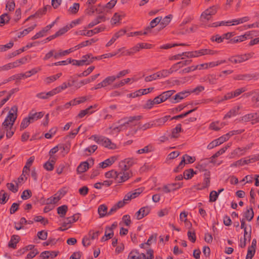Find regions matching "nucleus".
Instances as JSON below:
<instances>
[{
	"label": "nucleus",
	"mask_w": 259,
	"mask_h": 259,
	"mask_svg": "<svg viewBox=\"0 0 259 259\" xmlns=\"http://www.w3.org/2000/svg\"><path fill=\"white\" fill-rule=\"evenodd\" d=\"M142 118V116L141 115L124 117L118 121V123L120 125L114 127L113 130L119 132L123 129L124 126H126L127 125H136V122L140 120Z\"/></svg>",
	"instance_id": "nucleus-1"
},
{
	"label": "nucleus",
	"mask_w": 259,
	"mask_h": 259,
	"mask_svg": "<svg viewBox=\"0 0 259 259\" xmlns=\"http://www.w3.org/2000/svg\"><path fill=\"white\" fill-rule=\"evenodd\" d=\"M68 210V207L66 205L60 206L57 208V212L61 217H64Z\"/></svg>",
	"instance_id": "nucleus-45"
},
{
	"label": "nucleus",
	"mask_w": 259,
	"mask_h": 259,
	"mask_svg": "<svg viewBox=\"0 0 259 259\" xmlns=\"http://www.w3.org/2000/svg\"><path fill=\"white\" fill-rule=\"evenodd\" d=\"M36 26V24H34L33 25H32L26 29H25L22 31L18 33V37L20 38L21 37H23V36H25L28 33H29L30 32L32 31L35 28V27Z\"/></svg>",
	"instance_id": "nucleus-40"
},
{
	"label": "nucleus",
	"mask_w": 259,
	"mask_h": 259,
	"mask_svg": "<svg viewBox=\"0 0 259 259\" xmlns=\"http://www.w3.org/2000/svg\"><path fill=\"white\" fill-rule=\"evenodd\" d=\"M244 217L245 219L249 222H250L254 217V212L252 207H250L249 209H247L244 213Z\"/></svg>",
	"instance_id": "nucleus-34"
},
{
	"label": "nucleus",
	"mask_w": 259,
	"mask_h": 259,
	"mask_svg": "<svg viewBox=\"0 0 259 259\" xmlns=\"http://www.w3.org/2000/svg\"><path fill=\"white\" fill-rule=\"evenodd\" d=\"M20 239V237L17 235H13L11 237V240L9 242L8 246L14 249L16 248L17 243Z\"/></svg>",
	"instance_id": "nucleus-24"
},
{
	"label": "nucleus",
	"mask_w": 259,
	"mask_h": 259,
	"mask_svg": "<svg viewBox=\"0 0 259 259\" xmlns=\"http://www.w3.org/2000/svg\"><path fill=\"white\" fill-rule=\"evenodd\" d=\"M18 107L16 105L13 106L9 111L6 119L10 121L15 122L17 117Z\"/></svg>",
	"instance_id": "nucleus-10"
},
{
	"label": "nucleus",
	"mask_w": 259,
	"mask_h": 259,
	"mask_svg": "<svg viewBox=\"0 0 259 259\" xmlns=\"http://www.w3.org/2000/svg\"><path fill=\"white\" fill-rule=\"evenodd\" d=\"M159 78L157 72L155 73L152 75L147 76L145 78V81L146 82H150Z\"/></svg>",
	"instance_id": "nucleus-60"
},
{
	"label": "nucleus",
	"mask_w": 259,
	"mask_h": 259,
	"mask_svg": "<svg viewBox=\"0 0 259 259\" xmlns=\"http://www.w3.org/2000/svg\"><path fill=\"white\" fill-rule=\"evenodd\" d=\"M79 3H74L73 6L69 8L68 11L72 14H76L79 10Z\"/></svg>",
	"instance_id": "nucleus-53"
},
{
	"label": "nucleus",
	"mask_w": 259,
	"mask_h": 259,
	"mask_svg": "<svg viewBox=\"0 0 259 259\" xmlns=\"http://www.w3.org/2000/svg\"><path fill=\"white\" fill-rule=\"evenodd\" d=\"M108 207L105 204H101L99 206L98 208V212L100 218H103L107 215Z\"/></svg>",
	"instance_id": "nucleus-26"
},
{
	"label": "nucleus",
	"mask_w": 259,
	"mask_h": 259,
	"mask_svg": "<svg viewBox=\"0 0 259 259\" xmlns=\"http://www.w3.org/2000/svg\"><path fill=\"white\" fill-rule=\"evenodd\" d=\"M195 174H196V172L194 171L193 169H186L183 173L184 178L186 180L191 179Z\"/></svg>",
	"instance_id": "nucleus-37"
},
{
	"label": "nucleus",
	"mask_w": 259,
	"mask_h": 259,
	"mask_svg": "<svg viewBox=\"0 0 259 259\" xmlns=\"http://www.w3.org/2000/svg\"><path fill=\"white\" fill-rule=\"evenodd\" d=\"M44 114L42 112H30L28 114V117L29 119L31 121V123L34 122L35 121L38 120V119L41 118L43 117Z\"/></svg>",
	"instance_id": "nucleus-19"
},
{
	"label": "nucleus",
	"mask_w": 259,
	"mask_h": 259,
	"mask_svg": "<svg viewBox=\"0 0 259 259\" xmlns=\"http://www.w3.org/2000/svg\"><path fill=\"white\" fill-rule=\"evenodd\" d=\"M59 251H45L41 253L40 256L43 258H48L49 257L53 258L56 257Z\"/></svg>",
	"instance_id": "nucleus-18"
},
{
	"label": "nucleus",
	"mask_w": 259,
	"mask_h": 259,
	"mask_svg": "<svg viewBox=\"0 0 259 259\" xmlns=\"http://www.w3.org/2000/svg\"><path fill=\"white\" fill-rule=\"evenodd\" d=\"M104 29L105 28L103 27H98L93 30H88L87 32H85V30H79L76 32V34L82 36H92L94 34L103 31Z\"/></svg>",
	"instance_id": "nucleus-3"
},
{
	"label": "nucleus",
	"mask_w": 259,
	"mask_h": 259,
	"mask_svg": "<svg viewBox=\"0 0 259 259\" xmlns=\"http://www.w3.org/2000/svg\"><path fill=\"white\" fill-rule=\"evenodd\" d=\"M175 92V91L174 90H170L164 92L159 95L160 96L162 101L164 102L167 99L170 98Z\"/></svg>",
	"instance_id": "nucleus-38"
},
{
	"label": "nucleus",
	"mask_w": 259,
	"mask_h": 259,
	"mask_svg": "<svg viewBox=\"0 0 259 259\" xmlns=\"http://www.w3.org/2000/svg\"><path fill=\"white\" fill-rule=\"evenodd\" d=\"M256 113H249L242 116L240 119L241 121L247 122L251 121L252 124L259 122V119L257 118Z\"/></svg>",
	"instance_id": "nucleus-6"
},
{
	"label": "nucleus",
	"mask_w": 259,
	"mask_h": 259,
	"mask_svg": "<svg viewBox=\"0 0 259 259\" xmlns=\"http://www.w3.org/2000/svg\"><path fill=\"white\" fill-rule=\"evenodd\" d=\"M9 199V196L4 190H1L0 191V203L5 204Z\"/></svg>",
	"instance_id": "nucleus-47"
},
{
	"label": "nucleus",
	"mask_w": 259,
	"mask_h": 259,
	"mask_svg": "<svg viewBox=\"0 0 259 259\" xmlns=\"http://www.w3.org/2000/svg\"><path fill=\"white\" fill-rule=\"evenodd\" d=\"M171 17L172 15H169L164 17L163 19H161L159 23L160 29L164 28L170 23Z\"/></svg>",
	"instance_id": "nucleus-31"
},
{
	"label": "nucleus",
	"mask_w": 259,
	"mask_h": 259,
	"mask_svg": "<svg viewBox=\"0 0 259 259\" xmlns=\"http://www.w3.org/2000/svg\"><path fill=\"white\" fill-rule=\"evenodd\" d=\"M203 80L210 84H214L216 83V76L214 75H208L204 77Z\"/></svg>",
	"instance_id": "nucleus-43"
},
{
	"label": "nucleus",
	"mask_w": 259,
	"mask_h": 259,
	"mask_svg": "<svg viewBox=\"0 0 259 259\" xmlns=\"http://www.w3.org/2000/svg\"><path fill=\"white\" fill-rule=\"evenodd\" d=\"M191 62V60H186L185 61H180L172 65L171 67L174 72H176L184 66L190 65Z\"/></svg>",
	"instance_id": "nucleus-12"
},
{
	"label": "nucleus",
	"mask_w": 259,
	"mask_h": 259,
	"mask_svg": "<svg viewBox=\"0 0 259 259\" xmlns=\"http://www.w3.org/2000/svg\"><path fill=\"white\" fill-rule=\"evenodd\" d=\"M31 196H32V193H31V190L27 189V190H24L22 192L21 197L23 200H27V199H29V198H30L31 197Z\"/></svg>",
	"instance_id": "nucleus-57"
},
{
	"label": "nucleus",
	"mask_w": 259,
	"mask_h": 259,
	"mask_svg": "<svg viewBox=\"0 0 259 259\" xmlns=\"http://www.w3.org/2000/svg\"><path fill=\"white\" fill-rule=\"evenodd\" d=\"M181 126V124H178L176 127L172 129L171 138H178L179 137V133L182 131Z\"/></svg>",
	"instance_id": "nucleus-32"
},
{
	"label": "nucleus",
	"mask_w": 259,
	"mask_h": 259,
	"mask_svg": "<svg viewBox=\"0 0 259 259\" xmlns=\"http://www.w3.org/2000/svg\"><path fill=\"white\" fill-rule=\"evenodd\" d=\"M153 127H154V125L153 121H152L147 122L143 125H140L139 126V129L145 131L147 129L152 128Z\"/></svg>",
	"instance_id": "nucleus-55"
},
{
	"label": "nucleus",
	"mask_w": 259,
	"mask_h": 259,
	"mask_svg": "<svg viewBox=\"0 0 259 259\" xmlns=\"http://www.w3.org/2000/svg\"><path fill=\"white\" fill-rule=\"evenodd\" d=\"M244 131V130H236V131H232L226 134V135H224V136H227V141L229 139V138L234 135H238L242 133Z\"/></svg>",
	"instance_id": "nucleus-56"
},
{
	"label": "nucleus",
	"mask_w": 259,
	"mask_h": 259,
	"mask_svg": "<svg viewBox=\"0 0 259 259\" xmlns=\"http://www.w3.org/2000/svg\"><path fill=\"white\" fill-rule=\"evenodd\" d=\"M170 117L169 115H166L160 118L153 120L154 127L161 126L163 125Z\"/></svg>",
	"instance_id": "nucleus-20"
},
{
	"label": "nucleus",
	"mask_w": 259,
	"mask_h": 259,
	"mask_svg": "<svg viewBox=\"0 0 259 259\" xmlns=\"http://www.w3.org/2000/svg\"><path fill=\"white\" fill-rule=\"evenodd\" d=\"M121 174V172H117L114 170H111L106 172L105 176L107 178H113L118 182L119 176Z\"/></svg>",
	"instance_id": "nucleus-27"
},
{
	"label": "nucleus",
	"mask_w": 259,
	"mask_h": 259,
	"mask_svg": "<svg viewBox=\"0 0 259 259\" xmlns=\"http://www.w3.org/2000/svg\"><path fill=\"white\" fill-rule=\"evenodd\" d=\"M31 121L30 120V119H29V117H25L24 118L21 123V125H20V130L22 131V130H24L25 128H26L27 127H28V126L29 125L30 123H31Z\"/></svg>",
	"instance_id": "nucleus-49"
},
{
	"label": "nucleus",
	"mask_w": 259,
	"mask_h": 259,
	"mask_svg": "<svg viewBox=\"0 0 259 259\" xmlns=\"http://www.w3.org/2000/svg\"><path fill=\"white\" fill-rule=\"evenodd\" d=\"M69 29H70V28L69 27L68 25H67L66 26L60 29L58 31H57L56 32V36H57L58 37L59 36L62 35L63 34H64L65 32L68 31Z\"/></svg>",
	"instance_id": "nucleus-59"
},
{
	"label": "nucleus",
	"mask_w": 259,
	"mask_h": 259,
	"mask_svg": "<svg viewBox=\"0 0 259 259\" xmlns=\"http://www.w3.org/2000/svg\"><path fill=\"white\" fill-rule=\"evenodd\" d=\"M10 20V17L7 13H5L0 16V26H2L8 23Z\"/></svg>",
	"instance_id": "nucleus-48"
},
{
	"label": "nucleus",
	"mask_w": 259,
	"mask_h": 259,
	"mask_svg": "<svg viewBox=\"0 0 259 259\" xmlns=\"http://www.w3.org/2000/svg\"><path fill=\"white\" fill-rule=\"evenodd\" d=\"M127 259H140L139 252L137 249L132 250L128 254Z\"/></svg>",
	"instance_id": "nucleus-52"
},
{
	"label": "nucleus",
	"mask_w": 259,
	"mask_h": 259,
	"mask_svg": "<svg viewBox=\"0 0 259 259\" xmlns=\"http://www.w3.org/2000/svg\"><path fill=\"white\" fill-rule=\"evenodd\" d=\"M190 92L186 91L179 92L174 97L170 98V101L172 103H177L188 97L190 95Z\"/></svg>",
	"instance_id": "nucleus-5"
},
{
	"label": "nucleus",
	"mask_w": 259,
	"mask_h": 259,
	"mask_svg": "<svg viewBox=\"0 0 259 259\" xmlns=\"http://www.w3.org/2000/svg\"><path fill=\"white\" fill-rule=\"evenodd\" d=\"M92 109V106H90L89 107H88V108L85 109V110H82L80 111V112L79 113V114H78L77 116L79 117V118H82L85 115H87V114H92L94 111H91V109Z\"/></svg>",
	"instance_id": "nucleus-44"
},
{
	"label": "nucleus",
	"mask_w": 259,
	"mask_h": 259,
	"mask_svg": "<svg viewBox=\"0 0 259 259\" xmlns=\"http://www.w3.org/2000/svg\"><path fill=\"white\" fill-rule=\"evenodd\" d=\"M230 147L229 145L226 146L225 147L221 148L220 150L217 151L214 154H213L211 157H210V158L211 159H214L223 153L225 152V151L228 149V148Z\"/></svg>",
	"instance_id": "nucleus-51"
},
{
	"label": "nucleus",
	"mask_w": 259,
	"mask_h": 259,
	"mask_svg": "<svg viewBox=\"0 0 259 259\" xmlns=\"http://www.w3.org/2000/svg\"><path fill=\"white\" fill-rule=\"evenodd\" d=\"M117 158L115 156H111L104 161L99 164V167L105 168L108 166L112 165L116 160Z\"/></svg>",
	"instance_id": "nucleus-13"
},
{
	"label": "nucleus",
	"mask_w": 259,
	"mask_h": 259,
	"mask_svg": "<svg viewBox=\"0 0 259 259\" xmlns=\"http://www.w3.org/2000/svg\"><path fill=\"white\" fill-rule=\"evenodd\" d=\"M182 55H184V56L188 58L198 57L203 55L202 49L199 51L183 52L182 53Z\"/></svg>",
	"instance_id": "nucleus-14"
},
{
	"label": "nucleus",
	"mask_w": 259,
	"mask_h": 259,
	"mask_svg": "<svg viewBox=\"0 0 259 259\" xmlns=\"http://www.w3.org/2000/svg\"><path fill=\"white\" fill-rule=\"evenodd\" d=\"M147 254L148 255L146 257V254L144 253H139V258L140 259H153L154 258V251L152 249H149L147 251Z\"/></svg>",
	"instance_id": "nucleus-33"
},
{
	"label": "nucleus",
	"mask_w": 259,
	"mask_h": 259,
	"mask_svg": "<svg viewBox=\"0 0 259 259\" xmlns=\"http://www.w3.org/2000/svg\"><path fill=\"white\" fill-rule=\"evenodd\" d=\"M80 214L79 213L73 214V215L68 217L66 219L65 221L63 223L62 226L67 227L70 226L72 223L76 222L79 219Z\"/></svg>",
	"instance_id": "nucleus-11"
},
{
	"label": "nucleus",
	"mask_w": 259,
	"mask_h": 259,
	"mask_svg": "<svg viewBox=\"0 0 259 259\" xmlns=\"http://www.w3.org/2000/svg\"><path fill=\"white\" fill-rule=\"evenodd\" d=\"M41 70V68L40 67L34 68L32 69L31 70L26 72L25 73H21L19 74V76L21 77V79L22 77H29L31 75H34L37 73L38 71Z\"/></svg>",
	"instance_id": "nucleus-22"
},
{
	"label": "nucleus",
	"mask_w": 259,
	"mask_h": 259,
	"mask_svg": "<svg viewBox=\"0 0 259 259\" xmlns=\"http://www.w3.org/2000/svg\"><path fill=\"white\" fill-rule=\"evenodd\" d=\"M155 104L153 100L149 99L148 100L146 103L143 106V108L145 109H150Z\"/></svg>",
	"instance_id": "nucleus-64"
},
{
	"label": "nucleus",
	"mask_w": 259,
	"mask_h": 259,
	"mask_svg": "<svg viewBox=\"0 0 259 259\" xmlns=\"http://www.w3.org/2000/svg\"><path fill=\"white\" fill-rule=\"evenodd\" d=\"M150 209L149 206H145L141 208L135 214L136 219L138 220L142 219L149 213Z\"/></svg>",
	"instance_id": "nucleus-9"
},
{
	"label": "nucleus",
	"mask_w": 259,
	"mask_h": 259,
	"mask_svg": "<svg viewBox=\"0 0 259 259\" xmlns=\"http://www.w3.org/2000/svg\"><path fill=\"white\" fill-rule=\"evenodd\" d=\"M218 193L215 191H212L209 194V202H215L218 198Z\"/></svg>",
	"instance_id": "nucleus-61"
},
{
	"label": "nucleus",
	"mask_w": 259,
	"mask_h": 259,
	"mask_svg": "<svg viewBox=\"0 0 259 259\" xmlns=\"http://www.w3.org/2000/svg\"><path fill=\"white\" fill-rule=\"evenodd\" d=\"M14 123V122L10 121L8 119L6 118L2 123V128H3L6 131H8L9 130H11L12 128Z\"/></svg>",
	"instance_id": "nucleus-42"
},
{
	"label": "nucleus",
	"mask_w": 259,
	"mask_h": 259,
	"mask_svg": "<svg viewBox=\"0 0 259 259\" xmlns=\"http://www.w3.org/2000/svg\"><path fill=\"white\" fill-rule=\"evenodd\" d=\"M229 61L234 64L241 63L244 62L242 55L232 56L229 58Z\"/></svg>",
	"instance_id": "nucleus-36"
},
{
	"label": "nucleus",
	"mask_w": 259,
	"mask_h": 259,
	"mask_svg": "<svg viewBox=\"0 0 259 259\" xmlns=\"http://www.w3.org/2000/svg\"><path fill=\"white\" fill-rule=\"evenodd\" d=\"M116 80L115 76H109L106 77L103 81L102 83L104 84V87H106L109 85L111 84Z\"/></svg>",
	"instance_id": "nucleus-41"
},
{
	"label": "nucleus",
	"mask_w": 259,
	"mask_h": 259,
	"mask_svg": "<svg viewBox=\"0 0 259 259\" xmlns=\"http://www.w3.org/2000/svg\"><path fill=\"white\" fill-rule=\"evenodd\" d=\"M244 148H237L235 149L230 154V158H233L236 156H240L244 155L245 153Z\"/></svg>",
	"instance_id": "nucleus-28"
},
{
	"label": "nucleus",
	"mask_w": 259,
	"mask_h": 259,
	"mask_svg": "<svg viewBox=\"0 0 259 259\" xmlns=\"http://www.w3.org/2000/svg\"><path fill=\"white\" fill-rule=\"evenodd\" d=\"M98 58L97 57H92L91 54H87L84 55L82 57L81 61H84L83 62V64L84 65H89L93 62V60L98 59Z\"/></svg>",
	"instance_id": "nucleus-25"
},
{
	"label": "nucleus",
	"mask_w": 259,
	"mask_h": 259,
	"mask_svg": "<svg viewBox=\"0 0 259 259\" xmlns=\"http://www.w3.org/2000/svg\"><path fill=\"white\" fill-rule=\"evenodd\" d=\"M157 234H153L151 235L149 239H148L147 242L146 243V245H150L152 243H156L157 239Z\"/></svg>",
	"instance_id": "nucleus-63"
},
{
	"label": "nucleus",
	"mask_w": 259,
	"mask_h": 259,
	"mask_svg": "<svg viewBox=\"0 0 259 259\" xmlns=\"http://www.w3.org/2000/svg\"><path fill=\"white\" fill-rule=\"evenodd\" d=\"M90 167V164L88 161L81 162L77 167V174H82L87 171Z\"/></svg>",
	"instance_id": "nucleus-15"
},
{
	"label": "nucleus",
	"mask_w": 259,
	"mask_h": 259,
	"mask_svg": "<svg viewBox=\"0 0 259 259\" xmlns=\"http://www.w3.org/2000/svg\"><path fill=\"white\" fill-rule=\"evenodd\" d=\"M37 237L38 238L42 240H45L47 239L48 237V233L45 231H41L37 232Z\"/></svg>",
	"instance_id": "nucleus-62"
},
{
	"label": "nucleus",
	"mask_w": 259,
	"mask_h": 259,
	"mask_svg": "<svg viewBox=\"0 0 259 259\" xmlns=\"http://www.w3.org/2000/svg\"><path fill=\"white\" fill-rule=\"evenodd\" d=\"M120 172H121V174L119 176V183L125 182L132 176V172L131 171H120Z\"/></svg>",
	"instance_id": "nucleus-23"
},
{
	"label": "nucleus",
	"mask_w": 259,
	"mask_h": 259,
	"mask_svg": "<svg viewBox=\"0 0 259 259\" xmlns=\"http://www.w3.org/2000/svg\"><path fill=\"white\" fill-rule=\"evenodd\" d=\"M106 20L104 16H98L94 20L90 22L85 28H91L99 23L104 22Z\"/></svg>",
	"instance_id": "nucleus-16"
},
{
	"label": "nucleus",
	"mask_w": 259,
	"mask_h": 259,
	"mask_svg": "<svg viewBox=\"0 0 259 259\" xmlns=\"http://www.w3.org/2000/svg\"><path fill=\"white\" fill-rule=\"evenodd\" d=\"M255 75L252 74H239L234 77L235 80H250L254 78Z\"/></svg>",
	"instance_id": "nucleus-29"
},
{
	"label": "nucleus",
	"mask_w": 259,
	"mask_h": 259,
	"mask_svg": "<svg viewBox=\"0 0 259 259\" xmlns=\"http://www.w3.org/2000/svg\"><path fill=\"white\" fill-rule=\"evenodd\" d=\"M174 72L172 67L168 70L163 69L161 71L157 72L159 78H164L169 76L170 74Z\"/></svg>",
	"instance_id": "nucleus-30"
},
{
	"label": "nucleus",
	"mask_w": 259,
	"mask_h": 259,
	"mask_svg": "<svg viewBox=\"0 0 259 259\" xmlns=\"http://www.w3.org/2000/svg\"><path fill=\"white\" fill-rule=\"evenodd\" d=\"M90 139H93L98 144L101 145L105 148L110 149H115L116 148V145L112 143L109 138L106 137L93 135Z\"/></svg>",
	"instance_id": "nucleus-2"
},
{
	"label": "nucleus",
	"mask_w": 259,
	"mask_h": 259,
	"mask_svg": "<svg viewBox=\"0 0 259 259\" xmlns=\"http://www.w3.org/2000/svg\"><path fill=\"white\" fill-rule=\"evenodd\" d=\"M35 157L34 156H31L27 161L26 163L23 167L22 171V175L24 176L27 175L30 170L29 167L32 165L34 160Z\"/></svg>",
	"instance_id": "nucleus-17"
},
{
	"label": "nucleus",
	"mask_w": 259,
	"mask_h": 259,
	"mask_svg": "<svg viewBox=\"0 0 259 259\" xmlns=\"http://www.w3.org/2000/svg\"><path fill=\"white\" fill-rule=\"evenodd\" d=\"M95 69V67L93 66L89 67L87 70H84L83 72L77 74V76L78 77H81L83 76H87L90 74Z\"/></svg>",
	"instance_id": "nucleus-50"
},
{
	"label": "nucleus",
	"mask_w": 259,
	"mask_h": 259,
	"mask_svg": "<svg viewBox=\"0 0 259 259\" xmlns=\"http://www.w3.org/2000/svg\"><path fill=\"white\" fill-rule=\"evenodd\" d=\"M227 136H224V135H223L217 139L213 140L207 145V149H211L227 141Z\"/></svg>",
	"instance_id": "nucleus-8"
},
{
	"label": "nucleus",
	"mask_w": 259,
	"mask_h": 259,
	"mask_svg": "<svg viewBox=\"0 0 259 259\" xmlns=\"http://www.w3.org/2000/svg\"><path fill=\"white\" fill-rule=\"evenodd\" d=\"M153 150V147L151 145H148L144 147L143 148L139 149L137 151L138 154L146 153L151 152Z\"/></svg>",
	"instance_id": "nucleus-54"
},
{
	"label": "nucleus",
	"mask_w": 259,
	"mask_h": 259,
	"mask_svg": "<svg viewBox=\"0 0 259 259\" xmlns=\"http://www.w3.org/2000/svg\"><path fill=\"white\" fill-rule=\"evenodd\" d=\"M114 235L113 228H109V227H106L105 232V236L107 237L108 239L112 238Z\"/></svg>",
	"instance_id": "nucleus-58"
},
{
	"label": "nucleus",
	"mask_w": 259,
	"mask_h": 259,
	"mask_svg": "<svg viewBox=\"0 0 259 259\" xmlns=\"http://www.w3.org/2000/svg\"><path fill=\"white\" fill-rule=\"evenodd\" d=\"M249 20V17L248 16H245L238 19H234L232 21V22L233 23L232 24V25H238L239 24H241L246 22H247Z\"/></svg>",
	"instance_id": "nucleus-46"
},
{
	"label": "nucleus",
	"mask_w": 259,
	"mask_h": 259,
	"mask_svg": "<svg viewBox=\"0 0 259 259\" xmlns=\"http://www.w3.org/2000/svg\"><path fill=\"white\" fill-rule=\"evenodd\" d=\"M98 40V38H93L91 39L90 40H88L84 41H82L78 45L75 46V50L79 49L81 48L86 47L88 46L91 45L92 44H94L96 42H97Z\"/></svg>",
	"instance_id": "nucleus-21"
},
{
	"label": "nucleus",
	"mask_w": 259,
	"mask_h": 259,
	"mask_svg": "<svg viewBox=\"0 0 259 259\" xmlns=\"http://www.w3.org/2000/svg\"><path fill=\"white\" fill-rule=\"evenodd\" d=\"M48 9H51V7L49 5H46L44 8L38 9L35 13L36 18H40L44 15L46 13Z\"/></svg>",
	"instance_id": "nucleus-35"
},
{
	"label": "nucleus",
	"mask_w": 259,
	"mask_h": 259,
	"mask_svg": "<svg viewBox=\"0 0 259 259\" xmlns=\"http://www.w3.org/2000/svg\"><path fill=\"white\" fill-rule=\"evenodd\" d=\"M218 8L217 6H212L205 10L201 14V17L207 21L209 20L211 16L215 14L217 12Z\"/></svg>",
	"instance_id": "nucleus-4"
},
{
	"label": "nucleus",
	"mask_w": 259,
	"mask_h": 259,
	"mask_svg": "<svg viewBox=\"0 0 259 259\" xmlns=\"http://www.w3.org/2000/svg\"><path fill=\"white\" fill-rule=\"evenodd\" d=\"M215 163V161H210L209 159L205 158L202 159L196 166V168L198 169L201 171H204L206 169V168L209 164Z\"/></svg>",
	"instance_id": "nucleus-7"
},
{
	"label": "nucleus",
	"mask_w": 259,
	"mask_h": 259,
	"mask_svg": "<svg viewBox=\"0 0 259 259\" xmlns=\"http://www.w3.org/2000/svg\"><path fill=\"white\" fill-rule=\"evenodd\" d=\"M239 110V107H234L232 108L224 116V119L227 118H231L232 116H234L238 114Z\"/></svg>",
	"instance_id": "nucleus-39"
}]
</instances>
